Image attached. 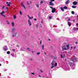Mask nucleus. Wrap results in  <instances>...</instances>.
<instances>
[{"instance_id":"obj_33","label":"nucleus","mask_w":78,"mask_h":78,"mask_svg":"<svg viewBox=\"0 0 78 78\" xmlns=\"http://www.w3.org/2000/svg\"><path fill=\"white\" fill-rule=\"evenodd\" d=\"M7 54H9L10 53V52L8 51L7 52Z\"/></svg>"},{"instance_id":"obj_60","label":"nucleus","mask_w":78,"mask_h":78,"mask_svg":"<svg viewBox=\"0 0 78 78\" xmlns=\"http://www.w3.org/2000/svg\"><path fill=\"white\" fill-rule=\"evenodd\" d=\"M77 20H78V16H77Z\"/></svg>"},{"instance_id":"obj_50","label":"nucleus","mask_w":78,"mask_h":78,"mask_svg":"<svg viewBox=\"0 0 78 78\" xmlns=\"http://www.w3.org/2000/svg\"><path fill=\"white\" fill-rule=\"evenodd\" d=\"M57 58V57H55V58H54V59H56Z\"/></svg>"},{"instance_id":"obj_42","label":"nucleus","mask_w":78,"mask_h":78,"mask_svg":"<svg viewBox=\"0 0 78 78\" xmlns=\"http://www.w3.org/2000/svg\"><path fill=\"white\" fill-rule=\"evenodd\" d=\"M40 72L41 73H43V71L42 70H41L40 71Z\"/></svg>"},{"instance_id":"obj_20","label":"nucleus","mask_w":78,"mask_h":78,"mask_svg":"<svg viewBox=\"0 0 78 78\" xmlns=\"http://www.w3.org/2000/svg\"><path fill=\"white\" fill-rule=\"evenodd\" d=\"M22 7H23L24 9H26V7H25V6L24 5L23 6H22Z\"/></svg>"},{"instance_id":"obj_13","label":"nucleus","mask_w":78,"mask_h":78,"mask_svg":"<svg viewBox=\"0 0 78 78\" xmlns=\"http://www.w3.org/2000/svg\"><path fill=\"white\" fill-rule=\"evenodd\" d=\"M6 4H7V6H10V4H9V3H8V2H6Z\"/></svg>"},{"instance_id":"obj_29","label":"nucleus","mask_w":78,"mask_h":78,"mask_svg":"<svg viewBox=\"0 0 78 78\" xmlns=\"http://www.w3.org/2000/svg\"><path fill=\"white\" fill-rule=\"evenodd\" d=\"M76 58H75V59H73V60H72V61H76Z\"/></svg>"},{"instance_id":"obj_30","label":"nucleus","mask_w":78,"mask_h":78,"mask_svg":"<svg viewBox=\"0 0 78 78\" xmlns=\"http://www.w3.org/2000/svg\"><path fill=\"white\" fill-rule=\"evenodd\" d=\"M37 55H40V52H38L37 53Z\"/></svg>"},{"instance_id":"obj_41","label":"nucleus","mask_w":78,"mask_h":78,"mask_svg":"<svg viewBox=\"0 0 78 78\" xmlns=\"http://www.w3.org/2000/svg\"><path fill=\"white\" fill-rule=\"evenodd\" d=\"M44 55H47V53H46V52H44Z\"/></svg>"},{"instance_id":"obj_6","label":"nucleus","mask_w":78,"mask_h":78,"mask_svg":"<svg viewBox=\"0 0 78 78\" xmlns=\"http://www.w3.org/2000/svg\"><path fill=\"white\" fill-rule=\"evenodd\" d=\"M3 50L4 51H6V50H8V48H7L6 46H5L4 47Z\"/></svg>"},{"instance_id":"obj_40","label":"nucleus","mask_w":78,"mask_h":78,"mask_svg":"<svg viewBox=\"0 0 78 78\" xmlns=\"http://www.w3.org/2000/svg\"><path fill=\"white\" fill-rule=\"evenodd\" d=\"M31 74H32V75H35L34 73H32Z\"/></svg>"},{"instance_id":"obj_11","label":"nucleus","mask_w":78,"mask_h":78,"mask_svg":"<svg viewBox=\"0 0 78 78\" xmlns=\"http://www.w3.org/2000/svg\"><path fill=\"white\" fill-rule=\"evenodd\" d=\"M55 63V61L53 60L51 63L52 66H54V64Z\"/></svg>"},{"instance_id":"obj_37","label":"nucleus","mask_w":78,"mask_h":78,"mask_svg":"<svg viewBox=\"0 0 78 78\" xmlns=\"http://www.w3.org/2000/svg\"><path fill=\"white\" fill-rule=\"evenodd\" d=\"M70 21V18L68 19V21Z\"/></svg>"},{"instance_id":"obj_4","label":"nucleus","mask_w":78,"mask_h":78,"mask_svg":"<svg viewBox=\"0 0 78 78\" xmlns=\"http://www.w3.org/2000/svg\"><path fill=\"white\" fill-rule=\"evenodd\" d=\"M28 23L29 25V26H31V25H32V24H31V21H30V20H28Z\"/></svg>"},{"instance_id":"obj_19","label":"nucleus","mask_w":78,"mask_h":78,"mask_svg":"<svg viewBox=\"0 0 78 78\" xmlns=\"http://www.w3.org/2000/svg\"><path fill=\"white\" fill-rule=\"evenodd\" d=\"M21 6H23L24 5L23 4V3L22 2L21 3Z\"/></svg>"},{"instance_id":"obj_3","label":"nucleus","mask_w":78,"mask_h":78,"mask_svg":"<svg viewBox=\"0 0 78 78\" xmlns=\"http://www.w3.org/2000/svg\"><path fill=\"white\" fill-rule=\"evenodd\" d=\"M5 11H3L2 12L0 13V14L1 15H2V16H3L4 17H5V15H3L4 14H5Z\"/></svg>"},{"instance_id":"obj_8","label":"nucleus","mask_w":78,"mask_h":78,"mask_svg":"<svg viewBox=\"0 0 78 78\" xmlns=\"http://www.w3.org/2000/svg\"><path fill=\"white\" fill-rule=\"evenodd\" d=\"M55 8H53L52 10V12L54 13L55 12Z\"/></svg>"},{"instance_id":"obj_36","label":"nucleus","mask_w":78,"mask_h":78,"mask_svg":"<svg viewBox=\"0 0 78 78\" xmlns=\"http://www.w3.org/2000/svg\"><path fill=\"white\" fill-rule=\"evenodd\" d=\"M49 19H51V17L49 16Z\"/></svg>"},{"instance_id":"obj_47","label":"nucleus","mask_w":78,"mask_h":78,"mask_svg":"<svg viewBox=\"0 0 78 78\" xmlns=\"http://www.w3.org/2000/svg\"><path fill=\"white\" fill-rule=\"evenodd\" d=\"M73 22H74L75 20H73Z\"/></svg>"},{"instance_id":"obj_18","label":"nucleus","mask_w":78,"mask_h":78,"mask_svg":"<svg viewBox=\"0 0 78 78\" xmlns=\"http://www.w3.org/2000/svg\"><path fill=\"white\" fill-rule=\"evenodd\" d=\"M68 25L69 26H70V25H71V23H70V22H68Z\"/></svg>"},{"instance_id":"obj_35","label":"nucleus","mask_w":78,"mask_h":78,"mask_svg":"<svg viewBox=\"0 0 78 78\" xmlns=\"http://www.w3.org/2000/svg\"><path fill=\"white\" fill-rule=\"evenodd\" d=\"M51 2H55V0H50Z\"/></svg>"},{"instance_id":"obj_9","label":"nucleus","mask_w":78,"mask_h":78,"mask_svg":"<svg viewBox=\"0 0 78 78\" xmlns=\"http://www.w3.org/2000/svg\"><path fill=\"white\" fill-rule=\"evenodd\" d=\"M27 16L29 19H33V16L30 17L29 15H28Z\"/></svg>"},{"instance_id":"obj_22","label":"nucleus","mask_w":78,"mask_h":78,"mask_svg":"<svg viewBox=\"0 0 78 78\" xmlns=\"http://www.w3.org/2000/svg\"><path fill=\"white\" fill-rule=\"evenodd\" d=\"M36 6L37 7V8H39V4H36Z\"/></svg>"},{"instance_id":"obj_58","label":"nucleus","mask_w":78,"mask_h":78,"mask_svg":"<svg viewBox=\"0 0 78 78\" xmlns=\"http://www.w3.org/2000/svg\"><path fill=\"white\" fill-rule=\"evenodd\" d=\"M9 4H11V2H9Z\"/></svg>"},{"instance_id":"obj_10","label":"nucleus","mask_w":78,"mask_h":78,"mask_svg":"<svg viewBox=\"0 0 78 78\" xmlns=\"http://www.w3.org/2000/svg\"><path fill=\"white\" fill-rule=\"evenodd\" d=\"M65 55H65V54H61V58H64V57H65Z\"/></svg>"},{"instance_id":"obj_34","label":"nucleus","mask_w":78,"mask_h":78,"mask_svg":"<svg viewBox=\"0 0 78 78\" xmlns=\"http://www.w3.org/2000/svg\"><path fill=\"white\" fill-rule=\"evenodd\" d=\"M2 8L3 9H4L5 8V7L4 6H2Z\"/></svg>"},{"instance_id":"obj_45","label":"nucleus","mask_w":78,"mask_h":78,"mask_svg":"<svg viewBox=\"0 0 78 78\" xmlns=\"http://www.w3.org/2000/svg\"><path fill=\"white\" fill-rule=\"evenodd\" d=\"M12 51H15V50L14 49H13Z\"/></svg>"},{"instance_id":"obj_38","label":"nucleus","mask_w":78,"mask_h":78,"mask_svg":"<svg viewBox=\"0 0 78 78\" xmlns=\"http://www.w3.org/2000/svg\"><path fill=\"white\" fill-rule=\"evenodd\" d=\"M36 27H37H37H38V24L36 25Z\"/></svg>"},{"instance_id":"obj_49","label":"nucleus","mask_w":78,"mask_h":78,"mask_svg":"<svg viewBox=\"0 0 78 78\" xmlns=\"http://www.w3.org/2000/svg\"><path fill=\"white\" fill-rule=\"evenodd\" d=\"M72 64V62H70L69 63V64Z\"/></svg>"},{"instance_id":"obj_2","label":"nucleus","mask_w":78,"mask_h":78,"mask_svg":"<svg viewBox=\"0 0 78 78\" xmlns=\"http://www.w3.org/2000/svg\"><path fill=\"white\" fill-rule=\"evenodd\" d=\"M12 37H14L16 36V37H19V34H17V32H16V33L12 32Z\"/></svg>"},{"instance_id":"obj_55","label":"nucleus","mask_w":78,"mask_h":78,"mask_svg":"<svg viewBox=\"0 0 78 78\" xmlns=\"http://www.w3.org/2000/svg\"><path fill=\"white\" fill-rule=\"evenodd\" d=\"M76 30H78V28H76Z\"/></svg>"},{"instance_id":"obj_43","label":"nucleus","mask_w":78,"mask_h":78,"mask_svg":"<svg viewBox=\"0 0 78 78\" xmlns=\"http://www.w3.org/2000/svg\"><path fill=\"white\" fill-rule=\"evenodd\" d=\"M40 44H42V41H40Z\"/></svg>"},{"instance_id":"obj_17","label":"nucleus","mask_w":78,"mask_h":78,"mask_svg":"<svg viewBox=\"0 0 78 78\" xmlns=\"http://www.w3.org/2000/svg\"><path fill=\"white\" fill-rule=\"evenodd\" d=\"M42 3H44V1L42 0L41 1V2H40L41 5V4H42Z\"/></svg>"},{"instance_id":"obj_57","label":"nucleus","mask_w":78,"mask_h":78,"mask_svg":"<svg viewBox=\"0 0 78 78\" xmlns=\"http://www.w3.org/2000/svg\"><path fill=\"white\" fill-rule=\"evenodd\" d=\"M71 49H72V48H73V47H71Z\"/></svg>"},{"instance_id":"obj_61","label":"nucleus","mask_w":78,"mask_h":78,"mask_svg":"<svg viewBox=\"0 0 78 78\" xmlns=\"http://www.w3.org/2000/svg\"><path fill=\"white\" fill-rule=\"evenodd\" d=\"M2 66V65L1 64H0V66Z\"/></svg>"},{"instance_id":"obj_28","label":"nucleus","mask_w":78,"mask_h":78,"mask_svg":"<svg viewBox=\"0 0 78 78\" xmlns=\"http://www.w3.org/2000/svg\"><path fill=\"white\" fill-rule=\"evenodd\" d=\"M42 49L43 50H44V45H43L42 46Z\"/></svg>"},{"instance_id":"obj_48","label":"nucleus","mask_w":78,"mask_h":78,"mask_svg":"<svg viewBox=\"0 0 78 78\" xmlns=\"http://www.w3.org/2000/svg\"><path fill=\"white\" fill-rule=\"evenodd\" d=\"M76 48V46H75L74 47V48Z\"/></svg>"},{"instance_id":"obj_26","label":"nucleus","mask_w":78,"mask_h":78,"mask_svg":"<svg viewBox=\"0 0 78 78\" xmlns=\"http://www.w3.org/2000/svg\"><path fill=\"white\" fill-rule=\"evenodd\" d=\"M13 18L14 19H16V16L15 15H14L13 16Z\"/></svg>"},{"instance_id":"obj_15","label":"nucleus","mask_w":78,"mask_h":78,"mask_svg":"<svg viewBox=\"0 0 78 78\" xmlns=\"http://www.w3.org/2000/svg\"><path fill=\"white\" fill-rule=\"evenodd\" d=\"M72 8H76V6H75V5H73L72 6Z\"/></svg>"},{"instance_id":"obj_21","label":"nucleus","mask_w":78,"mask_h":78,"mask_svg":"<svg viewBox=\"0 0 78 78\" xmlns=\"http://www.w3.org/2000/svg\"><path fill=\"white\" fill-rule=\"evenodd\" d=\"M56 66H57V63H55L54 65V67H56Z\"/></svg>"},{"instance_id":"obj_52","label":"nucleus","mask_w":78,"mask_h":78,"mask_svg":"<svg viewBox=\"0 0 78 78\" xmlns=\"http://www.w3.org/2000/svg\"><path fill=\"white\" fill-rule=\"evenodd\" d=\"M50 8H51V9H53V8H52V7H50Z\"/></svg>"},{"instance_id":"obj_53","label":"nucleus","mask_w":78,"mask_h":78,"mask_svg":"<svg viewBox=\"0 0 78 78\" xmlns=\"http://www.w3.org/2000/svg\"><path fill=\"white\" fill-rule=\"evenodd\" d=\"M6 9H7V10H8V7H6Z\"/></svg>"},{"instance_id":"obj_16","label":"nucleus","mask_w":78,"mask_h":78,"mask_svg":"<svg viewBox=\"0 0 78 78\" xmlns=\"http://www.w3.org/2000/svg\"><path fill=\"white\" fill-rule=\"evenodd\" d=\"M12 31H15L16 30V28H13L12 29Z\"/></svg>"},{"instance_id":"obj_32","label":"nucleus","mask_w":78,"mask_h":78,"mask_svg":"<svg viewBox=\"0 0 78 78\" xmlns=\"http://www.w3.org/2000/svg\"><path fill=\"white\" fill-rule=\"evenodd\" d=\"M53 68H54V66H52L51 67V69H53Z\"/></svg>"},{"instance_id":"obj_31","label":"nucleus","mask_w":78,"mask_h":78,"mask_svg":"<svg viewBox=\"0 0 78 78\" xmlns=\"http://www.w3.org/2000/svg\"><path fill=\"white\" fill-rule=\"evenodd\" d=\"M71 12H72V14H74V11H72Z\"/></svg>"},{"instance_id":"obj_56","label":"nucleus","mask_w":78,"mask_h":78,"mask_svg":"<svg viewBox=\"0 0 78 78\" xmlns=\"http://www.w3.org/2000/svg\"><path fill=\"white\" fill-rule=\"evenodd\" d=\"M48 41H50V39H48Z\"/></svg>"},{"instance_id":"obj_39","label":"nucleus","mask_w":78,"mask_h":78,"mask_svg":"<svg viewBox=\"0 0 78 78\" xmlns=\"http://www.w3.org/2000/svg\"><path fill=\"white\" fill-rule=\"evenodd\" d=\"M34 20H35V21H36L37 20V19H36V18L34 19Z\"/></svg>"},{"instance_id":"obj_51","label":"nucleus","mask_w":78,"mask_h":78,"mask_svg":"<svg viewBox=\"0 0 78 78\" xmlns=\"http://www.w3.org/2000/svg\"><path fill=\"white\" fill-rule=\"evenodd\" d=\"M38 76H39V77H41V76L40 75H38Z\"/></svg>"},{"instance_id":"obj_5","label":"nucleus","mask_w":78,"mask_h":78,"mask_svg":"<svg viewBox=\"0 0 78 78\" xmlns=\"http://www.w3.org/2000/svg\"><path fill=\"white\" fill-rule=\"evenodd\" d=\"M49 5L51 6H54V3H53V2H49Z\"/></svg>"},{"instance_id":"obj_25","label":"nucleus","mask_w":78,"mask_h":78,"mask_svg":"<svg viewBox=\"0 0 78 78\" xmlns=\"http://www.w3.org/2000/svg\"><path fill=\"white\" fill-rule=\"evenodd\" d=\"M20 15H22V11H20Z\"/></svg>"},{"instance_id":"obj_7","label":"nucleus","mask_w":78,"mask_h":78,"mask_svg":"<svg viewBox=\"0 0 78 78\" xmlns=\"http://www.w3.org/2000/svg\"><path fill=\"white\" fill-rule=\"evenodd\" d=\"M78 3L76 1H74V2L73 3V5H76V4Z\"/></svg>"},{"instance_id":"obj_12","label":"nucleus","mask_w":78,"mask_h":78,"mask_svg":"<svg viewBox=\"0 0 78 78\" xmlns=\"http://www.w3.org/2000/svg\"><path fill=\"white\" fill-rule=\"evenodd\" d=\"M11 24L12 27H14V26L15 25V24L14 23V22H12L11 23Z\"/></svg>"},{"instance_id":"obj_44","label":"nucleus","mask_w":78,"mask_h":78,"mask_svg":"<svg viewBox=\"0 0 78 78\" xmlns=\"http://www.w3.org/2000/svg\"><path fill=\"white\" fill-rule=\"evenodd\" d=\"M27 50H30V48H27Z\"/></svg>"},{"instance_id":"obj_27","label":"nucleus","mask_w":78,"mask_h":78,"mask_svg":"<svg viewBox=\"0 0 78 78\" xmlns=\"http://www.w3.org/2000/svg\"><path fill=\"white\" fill-rule=\"evenodd\" d=\"M61 9L62 11H64V9H63V8H62V7H61Z\"/></svg>"},{"instance_id":"obj_14","label":"nucleus","mask_w":78,"mask_h":78,"mask_svg":"<svg viewBox=\"0 0 78 78\" xmlns=\"http://www.w3.org/2000/svg\"><path fill=\"white\" fill-rule=\"evenodd\" d=\"M69 0H68L66 2V5H68V4H69Z\"/></svg>"},{"instance_id":"obj_54","label":"nucleus","mask_w":78,"mask_h":78,"mask_svg":"<svg viewBox=\"0 0 78 78\" xmlns=\"http://www.w3.org/2000/svg\"><path fill=\"white\" fill-rule=\"evenodd\" d=\"M76 25L77 26H78V23H77L76 24Z\"/></svg>"},{"instance_id":"obj_46","label":"nucleus","mask_w":78,"mask_h":78,"mask_svg":"<svg viewBox=\"0 0 78 78\" xmlns=\"http://www.w3.org/2000/svg\"><path fill=\"white\" fill-rule=\"evenodd\" d=\"M27 4L28 5H29V3L28 2H27Z\"/></svg>"},{"instance_id":"obj_59","label":"nucleus","mask_w":78,"mask_h":78,"mask_svg":"<svg viewBox=\"0 0 78 78\" xmlns=\"http://www.w3.org/2000/svg\"><path fill=\"white\" fill-rule=\"evenodd\" d=\"M76 44H78V42H76Z\"/></svg>"},{"instance_id":"obj_1","label":"nucleus","mask_w":78,"mask_h":78,"mask_svg":"<svg viewBox=\"0 0 78 78\" xmlns=\"http://www.w3.org/2000/svg\"><path fill=\"white\" fill-rule=\"evenodd\" d=\"M63 46L62 47V50H67L70 49L69 45L67 44L66 43H64L63 44Z\"/></svg>"},{"instance_id":"obj_24","label":"nucleus","mask_w":78,"mask_h":78,"mask_svg":"<svg viewBox=\"0 0 78 78\" xmlns=\"http://www.w3.org/2000/svg\"><path fill=\"white\" fill-rule=\"evenodd\" d=\"M67 7L66 6L63 7V9H67Z\"/></svg>"},{"instance_id":"obj_23","label":"nucleus","mask_w":78,"mask_h":78,"mask_svg":"<svg viewBox=\"0 0 78 78\" xmlns=\"http://www.w3.org/2000/svg\"><path fill=\"white\" fill-rule=\"evenodd\" d=\"M7 24H8V25H9V24H10V23L9 22V21H7Z\"/></svg>"}]
</instances>
